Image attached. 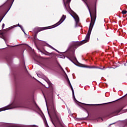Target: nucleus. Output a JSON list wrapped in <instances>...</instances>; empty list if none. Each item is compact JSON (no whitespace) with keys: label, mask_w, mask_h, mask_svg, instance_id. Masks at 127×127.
<instances>
[{"label":"nucleus","mask_w":127,"mask_h":127,"mask_svg":"<svg viewBox=\"0 0 127 127\" xmlns=\"http://www.w3.org/2000/svg\"><path fill=\"white\" fill-rule=\"evenodd\" d=\"M90 16L91 21L90 24L88 32L86 35L85 39L80 42H74L73 44L75 46H80V45H82V44H84V43H86L88 42L89 40H90V35H91V32H92V29H93V26H94L95 21H96V14L94 13L91 14L90 13Z\"/></svg>","instance_id":"nucleus-1"},{"label":"nucleus","mask_w":127,"mask_h":127,"mask_svg":"<svg viewBox=\"0 0 127 127\" xmlns=\"http://www.w3.org/2000/svg\"><path fill=\"white\" fill-rule=\"evenodd\" d=\"M48 85H49V91L51 93V97L52 98V101H53V84L49 81H48ZM49 109H51L52 111V114H50L49 113V116L52 120L53 119V117H56V115H57V111H56V109L55 108V105L53 102L52 103L49 104Z\"/></svg>","instance_id":"nucleus-2"},{"label":"nucleus","mask_w":127,"mask_h":127,"mask_svg":"<svg viewBox=\"0 0 127 127\" xmlns=\"http://www.w3.org/2000/svg\"><path fill=\"white\" fill-rule=\"evenodd\" d=\"M124 108L122 106H119L118 107H116L115 109L113 110L110 111L109 112V114H110V116H112V117L114 116H118L119 114H120V112L123 110Z\"/></svg>","instance_id":"nucleus-3"},{"label":"nucleus","mask_w":127,"mask_h":127,"mask_svg":"<svg viewBox=\"0 0 127 127\" xmlns=\"http://www.w3.org/2000/svg\"><path fill=\"white\" fill-rule=\"evenodd\" d=\"M65 18H66V16L63 15L60 20L57 24H56V26H55L54 27L56 26H58V25H60V24H61V23H62V22H63V21L65 20Z\"/></svg>","instance_id":"nucleus-4"},{"label":"nucleus","mask_w":127,"mask_h":127,"mask_svg":"<svg viewBox=\"0 0 127 127\" xmlns=\"http://www.w3.org/2000/svg\"><path fill=\"white\" fill-rule=\"evenodd\" d=\"M119 126L120 127H127V119L124 121H122L119 123Z\"/></svg>","instance_id":"nucleus-5"},{"label":"nucleus","mask_w":127,"mask_h":127,"mask_svg":"<svg viewBox=\"0 0 127 127\" xmlns=\"http://www.w3.org/2000/svg\"><path fill=\"white\" fill-rule=\"evenodd\" d=\"M38 31L39 32L40 31H42L43 30H46V29H48V27H40L38 28Z\"/></svg>","instance_id":"nucleus-6"},{"label":"nucleus","mask_w":127,"mask_h":127,"mask_svg":"<svg viewBox=\"0 0 127 127\" xmlns=\"http://www.w3.org/2000/svg\"><path fill=\"white\" fill-rule=\"evenodd\" d=\"M10 109H11L10 106H7L0 109V112H1L2 111H5L6 110H9Z\"/></svg>","instance_id":"nucleus-7"},{"label":"nucleus","mask_w":127,"mask_h":127,"mask_svg":"<svg viewBox=\"0 0 127 127\" xmlns=\"http://www.w3.org/2000/svg\"><path fill=\"white\" fill-rule=\"evenodd\" d=\"M68 83L69 87H70L73 95H74V89H73V87H72V85H71V83H70V80H69V79H68Z\"/></svg>","instance_id":"nucleus-8"},{"label":"nucleus","mask_w":127,"mask_h":127,"mask_svg":"<svg viewBox=\"0 0 127 127\" xmlns=\"http://www.w3.org/2000/svg\"><path fill=\"white\" fill-rule=\"evenodd\" d=\"M73 17L75 19L76 23H78L79 22V17L77 15H75Z\"/></svg>","instance_id":"nucleus-9"},{"label":"nucleus","mask_w":127,"mask_h":127,"mask_svg":"<svg viewBox=\"0 0 127 127\" xmlns=\"http://www.w3.org/2000/svg\"><path fill=\"white\" fill-rule=\"evenodd\" d=\"M13 1H14V0H7L6 3H8L9 4H12L13 3Z\"/></svg>","instance_id":"nucleus-10"},{"label":"nucleus","mask_w":127,"mask_h":127,"mask_svg":"<svg viewBox=\"0 0 127 127\" xmlns=\"http://www.w3.org/2000/svg\"><path fill=\"white\" fill-rule=\"evenodd\" d=\"M44 122L45 123V125L46 126V127H48V125L47 124V121H46V120L44 119Z\"/></svg>","instance_id":"nucleus-11"},{"label":"nucleus","mask_w":127,"mask_h":127,"mask_svg":"<svg viewBox=\"0 0 127 127\" xmlns=\"http://www.w3.org/2000/svg\"><path fill=\"white\" fill-rule=\"evenodd\" d=\"M127 11L126 10H123L122 11L123 14H126L127 13Z\"/></svg>","instance_id":"nucleus-12"},{"label":"nucleus","mask_w":127,"mask_h":127,"mask_svg":"<svg viewBox=\"0 0 127 127\" xmlns=\"http://www.w3.org/2000/svg\"><path fill=\"white\" fill-rule=\"evenodd\" d=\"M72 59H73V60H76V57H75V56H73V57H71Z\"/></svg>","instance_id":"nucleus-13"},{"label":"nucleus","mask_w":127,"mask_h":127,"mask_svg":"<svg viewBox=\"0 0 127 127\" xmlns=\"http://www.w3.org/2000/svg\"><path fill=\"white\" fill-rule=\"evenodd\" d=\"M4 27V24L3 23L2 25V29H3V28Z\"/></svg>","instance_id":"nucleus-14"},{"label":"nucleus","mask_w":127,"mask_h":127,"mask_svg":"<svg viewBox=\"0 0 127 127\" xmlns=\"http://www.w3.org/2000/svg\"><path fill=\"white\" fill-rule=\"evenodd\" d=\"M48 46H49V47H50V48H52V49H54V48L53 47H51V46L48 45Z\"/></svg>","instance_id":"nucleus-15"},{"label":"nucleus","mask_w":127,"mask_h":127,"mask_svg":"<svg viewBox=\"0 0 127 127\" xmlns=\"http://www.w3.org/2000/svg\"><path fill=\"white\" fill-rule=\"evenodd\" d=\"M1 17V14L0 13V22L1 21V19H0Z\"/></svg>","instance_id":"nucleus-16"},{"label":"nucleus","mask_w":127,"mask_h":127,"mask_svg":"<svg viewBox=\"0 0 127 127\" xmlns=\"http://www.w3.org/2000/svg\"><path fill=\"white\" fill-rule=\"evenodd\" d=\"M89 68H97V67H96L95 66H92L89 67Z\"/></svg>","instance_id":"nucleus-17"},{"label":"nucleus","mask_w":127,"mask_h":127,"mask_svg":"<svg viewBox=\"0 0 127 127\" xmlns=\"http://www.w3.org/2000/svg\"><path fill=\"white\" fill-rule=\"evenodd\" d=\"M50 55H51V56H53L54 55V54H51L49 53V56Z\"/></svg>","instance_id":"nucleus-18"},{"label":"nucleus","mask_w":127,"mask_h":127,"mask_svg":"<svg viewBox=\"0 0 127 127\" xmlns=\"http://www.w3.org/2000/svg\"><path fill=\"white\" fill-rule=\"evenodd\" d=\"M47 110H48V105L47 104Z\"/></svg>","instance_id":"nucleus-19"},{"label":"nucleus","mask_w":127,"mask_h":127,"mask_svg":"<svg viewBox=\"0 0 127 127\" xmlns=\"http://www.w3.org/2000/svg\"><path fill=\"white\" fill-rule=\"evenodd\" d=\"M21 29H22V31H23V28L21 27V26H20Z\"/></svg>","instance_id":"nucleus-20"},{"label":"nucleus","mask_w":127,"mask_h":127,"mask_svg":"<svg viewBox=\"0 0 127 127\" xmlns=\"http://www.w3.org/2000/svg\"><path fill=\"white\" fill-rule=\"evenodd\" d=\"M50 28H51V27L49 26V27H48V29H50Z\"/></svg>","instance_id":"nucleus-21"},{"label":"nucleus","mask_w":127,"mask_h":127,"mask_svg":"<svg viewBox=\"0 0 127 127\" xmlns=\"http://www.w3.org/2000/svg\"><path fill=\"white\" fill-rule=\"evenodd\" d=\"M33 127H38V126H34Z\"/></svg>","instance_id":"nucleus-22"},{"label":"nucleus","mask_w":127,"mask_h":127,"mask_svg":"<svg viewBox=\"0 0 127 127\" xmlns=\"http://www.w3.org/2000/svg\"><path fill=\"white\" fill-rule=\"evenodd\" d=\"M87 5L88 8H89V6L88 5V4H87Z\"/></svg>","instance_id":"nucleus-23"},{"label":"nucleus","mask_w":127,"mask_h":127,"mask_svg":"<svg viewBox=\"0 0 127 127\" xmlns=\"http://www.w3.org/2000/svg\"><path fill=\"white\" fill-rule=\"evenodd\" d=\"M54 50H56V51H57V50H56L55 49H54Z\"/></svg>","instance_id":"nucleus-24"},{"label":"nucleus","mask_w":127,"mask_h":127,"mask_svg":"<svg viewBox=\"0 0 127 127\" xmlns=\"http://www.w3.org/2000/svg\"><path fill=\"white\" fill-rule=\"evenodd\" d=\"M23 31V32H24V33H25V32H24V31Z\"/></svg>","instance_id":"nucleus-25"},{"label":"nucleus","mask_w":127,"mask_h":127,"mask_svg":"<svg viewBox=\"0 0 127 127\" xmlns=\"http://www.w3.org/2000/svg\"><path fill=\"white\" fill-rule=\"evenodd\" d=\"M23 31V32H24V33H25V32H24V31Z\"/></svg>","instance_id":"nucleus-26"}]
</instances>
